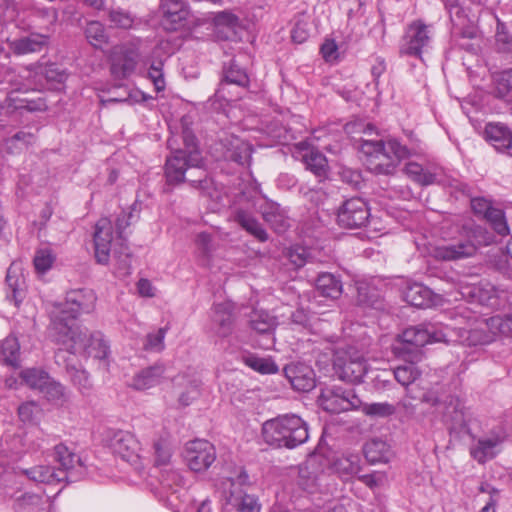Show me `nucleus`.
Segmentation results:
<instances>
[{
  "instance_id": "nucleus-42",
  "label": "nucleus",
  "mask_w": 512,
  "mask_h": 512,
  "mask_svg": "<svg viewBox=\"0 0 512 512\" xmlns=\"http://www.w3.org/2000/svg\"><path fill=\"white\" fill-rule=\"evenodd\" d=\"M44 506L50 507L47 500L39 495L26 494L16 501L15 510L17 512H38L44 510Z\"/></svg>"
},
{
  "instance_id": "nucleus-53",
  "label": "nucleus",
  "mask_w": 512,
  "mask_h": 512,
  "mask_svg": "<svg viewBox=\"0 0 512 512\" xmlns=\"http://www.w3.org/2000/svg\"><path fill=\"white\" fill-rule=\"evenodd\" d=\"M108 19L113 27L121 29H130L134 23L131 13L122 8L110 9Z\"/></svg>"
},
{
  "instance_id": "nucleus-21",
  "label": "nucleus",
  "mask_w": 512,
  "mask_h": 512,
  "mask_svg": "<svg viewBox=\"0 0 512 512\" xmlns=\"http://www.w3.org/2000/svg\"><path fill=\"white\" fill-rule=\"evenodd\" d=\"M172 382L178 394V404L181 407L189 406L199 397L201 381L195 374H178Z\"/></svg>"
},
{
  "instance_id": "nucleus-63",
  "label": "nucleus",
  "mask_w": 512,
  "mask_h": 512,
  "mask_svg": "<svg viewBox=\"0 0 512 512\" xmlns=\"http://www.w3.org/2000/svg\"><path fill=\"white\" fill-rule=\"evenodd\" d=\"M289 260L297 268L304 266L310 261L311 253L305 247H294L289 251Z\"/></svg>"
},
{
  "instance_id": "nucleus-43",
  "label": "nucleus",
  "mask_w": 512,
  "mask_h": 512,
  "mask_svg": "<svg viewBox=\"0 0 512 512\" xmlns=\"http://www.w3.org/2000/svg\"><path fill=\"white\" fill-rule=\"evenodd\" d=\"M22 381L31 389L41 391L48 382L49 374L42 369L28 368L20 373Z\"/></svg>"
},
{
  "instance_id": "nucleus-38",
  "label": "nucleus",
  "mask_w": 512,
  "mask_h": 512,
  "mask_svg": "<svg viewBox=\"0 0 512 512\" xmlns=\"http://www.w3.org/2000/svg\"><path fill=\"white\" fill-rule=\"evenodd\" d=\"M316 290L327 298L337 299L342 294V283L331 273H322L316 280Z\"/></svg>"
},
{
  "instance_id": "nucleus-51",
  "label": "nucleus",
  "mask_w": 512,
  "mask_h": 512,
  "mask_svg": "<svg viewBox=\"0 0 512 512\" xmlns=\"http://www.w3.org/2000/svg\"><path fill=\"white\" fill-rule=\"evenodd\" d=\"M85 35L88 41L96 47L107 43L108 40L105 28L99 21H90L87 23L85 28Z\"/></svg>"
},
{
  "instance_id": "nucleus-48",
  "label": "nucleus",
  "mask_w": 512,
  "mask_h": 512,
  "mask_svg": "<svg viewBox=\"0 0 512 512\" xmlns=\"http://www.w3.org/2000/svg\"><path fill=\"white\" fill-rule=\"evenodd\" d=\"M495 94L498 98H506L512 95V68L495 74Z\"/></svg>"
},
{
  "instance_id": "nucleus-31",
  "label": "nucleus",
  "mask_w": 512,
  "mask_h": 512,
  "mask_svg": "<svg viewBox=\"0 0 512 512\" xmlns=\"http://www.w3.org/2000/svg\"><path fill=\"white\" fill-rule=\"evenodd\" d=\"M164 372V365L155 363L152 366L143 368L136 372L130 379L128 385L138 391L153 388L161 383Z\"/></svg>"
},
{
  "instance_id": "nucleus-64",
  "label": "nucleus",
  "mask_w": 512,
  "mask_h": 512,
  "mask_svg": "<svg viewBox=\"0 0 512 512\" xmlns=\"http://www.w3.org/2000/svg\"><path fill=\"white\" fill-rule=\"evenodd\" d=\"M495 40L499 51L512 52V37L505 31L504 24H498Z\"/></svg>"
},
{
  "instance_id": "nucleus-13",
  "label": "nucleus",
  "mask_w": 512,
  "mask_h": 512,
  "mask_svg": "<svg viewBox=\"0 0 512 512\" xmlns=\"http://www.w3.org/2000/svg\"><path fill=\"white\" fill-rule=\"evenodd\" d=\"M370 216L367 203L360 197L344 201L338 210L337 219L340 226L355 229L364 226Z\"/></svg>"
},
{
  "instance_id": "nucleus-41",
  "label": "nucleus",
  "mask_w": 512,
  "mask_h": 512,
  "mask_svg": "<svg viewBox=\"0 0 512 512\" xmlns=\"http://www.w3.org/2000/svg\"><path fill=\"white\" fill-rule=\"evenodd\" d=\"M20 345L18 339L14 336L6 337L0 346V357L10 366L19 365Z\"/></svg>"
},
{
  "instance_id": "nucleus-57",
  "label": "nucleus",
  "mask_w": 512,
  "mask_h": 512,
  "mask_svg": "<svg viewBox=\"0 0 512 512\" xmlns=\"http://www.w3.org/2000/svg\"><path fill=\"white\" fill-rule=\"evenodd\" d=\"M155 464L158 467L167 468L172 456L171 448L168 442L164 439H159L153 444Z\"/></svg>"
},
{
  "instance_id": "nucleus-11",
  "label": "nucleus",
  "mask_w": 512,
  "mask_h": 512,
  "mask_svg": "<svg viewBox=\"0 0 512 512\" xmlns=\"http://www.w3.org/2000/svg\"><path fill=\"white\" fill-rule=\"evenodd\" d=\"M432 32L430 26L417 20L412 22L403 36L400 53L402 55L420 57L422 51L431 41Z\"/></svg>"
},
{
  "instance_id": "nucleus-16",
  "label": "nucleus",
  "mask_w": 512,
  "mask_h": 512,
  "mask_svg": "<svg viewBox=\"0 0 512 512\" xmlns=\"http://www.w3.org/2000/svg\"><path fill=\"white\" fill-rule=\"evenodd\" d=\"M93 239L95 259L97 263L102 265L108 264L114 239L113 227L110 219L101 218L97 221Z\"/></svg>"
},
{
  "instance_id": "nucleus-60",
  "label": "nucleus",
  "mask_w": 512,
  "mask_h": 512,
  "mask_svg": "<svg viewBox=\"0 0 512 512\" xmlns=\"http://www.w3.org/2000/svg\"><path fill=\"white\" fill-rule=\"evenodd\" d=\"M363 411L368 416L387 417L395 413V408L393 405L387 402L371 403L365 404L363 407Z\"/></svg>"
},
{
  "instance_id": "nucleus-22",
  "label": "nucleus",
  "mask_w": 512,
  "mask_h": 512,
  "mask_svg": "<svg viewBox=\"0 0 512 512\" xmlns=\"http://www.w3.org/2000/svg\"><path fill=\"white\" fill-rule=\"evenodd\" d=\"M136 218L133 213V209L130 211H122L116 220V229L118 233L119 250L114 248V256L117 259L118 269L122 271L123 275L129 274L130 269V254L128 247L124 243L123 233L124 230L132 223V220Z\"/></svg>"
},
{
  "instance_id": "nucleus-46",
  "label": "nucleus",
  "mask_w": 512,
  "mask_h": 512,
  "mask_svg": "<svg viewBox=\"0 0 512 512\" xmlns=\"http://www.w3.org/2000/svg\"><path fill=\"white\" fill-rule=\"evenodd\" d=\"M324 474H318L315 471H311L308 465L300 468L299 472V484L300 486L309 493H315L322 481Z\"/></svg>"
},
{
  "instance_id": "nucleus-17",
  "label": "nucleus",
  "mask_w": 512,
  "mask_h": 512,
  "mask_svg": "<svg viewBox=\"0 0 512 512\" xmlns=\"http://www.w3.org/2000/svg\"><path fill=\"white\" fill-rule=\"evenodd\" d=\"M109 446L114 454L127 462L137 463L140 458V443L128 431L119 430L114 432L110 438Z\"/></svg>"
},
{
  "instance_id": "nucleus-12",
  "label": "nucleus",
  "mask_w": 512,
  "mask_h": 512,
  "mask_svg": "<svg viewBox=\"0 0 512 512\" xmlns=\"http://www.w3.org/2000/svg\"><path fill=\"white\" fill-rule=\"evenodd\" d=\"M321 407L330 413H341L358 408L360 399L352 390L325 388L319 396Z\"/></svg>"
},
{
  "instance_id": "nucleus-39",
  "label": "nucleus",
  "mask_w": 512,
  "mask_h": 512,
  "mask_svg": "<svg viewBox=\"0 0 512 512\" xmlns=\"http://www.w3.org/2000/svg\"><path fill=\"white\" fill-rule=\"evenodd\" d=\"M363 452L365 458L371 464L388 462L390 457V448L388 444L381 439H372L364 445Z\"/></svg>"
},
{
  "instance_id": "nucleus-49",
  "label": "nucleus",
  "mask_w": 512,
  "mask_h": 512,
  "mask_svg": "<svg viewBox=\"0 0 512 512\" xmlns=\"http://www.w3.org/2000/svg\"><path fill=\"white\" fill-rule=\"evenodd\" d=\"M415 362L408 361V364L398 366L394 370L395 379L403 386H408L419 378L421 372L414 365Z\"/></svg>"
},
{
  "instance_id": "nucleus-44",
  "label": "nucleus",
  "mask_w": 512,
  "mask_h": 512,
  "mask_svg": "<svg viewBox=\"0 0 512 512\" xmlns=\"http://www.w3.org/2000/svg\"><path fill=\"white\" fill-rule=\"evenodd\" d=\"M243 362L253 370L262 374H274L278 371V366L270 358L258 357L253 354L244 355Z\"/></svg>"
},
{
  "instance_id": "nucleus-45",
  "label": "nucleus",
  "mask_w": 512,
  "mask_h": 512,
  "mask_svg": "<svg viewBox=\"0 0 512 512\" xmlns=\"http://www.w3.org/2000/svg\"><path fill=\"white\" fill-rule=\"evenodd\" d=\"M304 162L307 169L318 177H326L328 172V163L326 157L319 151L311 150L304 156Z\"/></svg>"
},
{
  "instance_id": "nucleus-26",
  "label": "nucleus",
  "mask_w": 512,
  "mask_h": 512,
  "mask_svg": "<svg viewBox=\"0 0 512 512\" xmlns=\"http://www.w3.org/2000/svg\"><path fill=\"white\" fill-rule=\"evenodd\" d=\"M285 376L297 391L308 392L315 387V374L303 363H292L285 367Z\"/></svg>"
},
{
  "instance_id": "nucleus-7",
  "label": "nucleus",
  "mask_w": 512,
  "mask_h": 512,
  "mask_svg": "<svg viewBox=\"0 0 512 512\" xmlns=\"http://www.w3.org/2000/svg\"><path fill=\"white\" fill-rule=\"evenodd\" d=\"M422 402L435 407V411L442 416L444 422L451 425L452 429L471 434L469 424L472 414L457 397L447 396L445 400H440L434 393H426L422 397Z\"/></svg>"
},
{
  "instance_id": "nucleus-37",
  "label": "nucleus",
  "mask_w": 512,
  "mask_h": 512,
  "mask_svg": "<svg viewBox=\"0 0 512 512\" xmlns=\"http://www.w3.org/2000/svg\"><path fill=\"white\" fill-rule=\"evenodd\" d=\"M470 294L476 297L482 305L498 307L501 305V299L506 298V292L489 283L474 287Z\"/></svg>"
},
{
  "instance_id": "nucleus-1",
  "label": "nucleus",
  "mask_w": 512,
  "mask_h": 512,
  "mask_svg": "<svg viewBox=\"0 0 512 512\" xmlns=\"http://www.w3.org/2000/svg\"><path fill=\"white\" fill-rule=\"evenodd\" d=\"M182 140L184 148H174L177 144L176 137L168 140V147L173 150L171 156L166 160L165 175L168 183L178 184L186 181L185 172L188 169L196 168L199 171V179L189 180L191 183H198L200 188L207 184L205 170L202 169L203 159L197 147V139L189 126L188 119L183 117L181 120Z\"/></svg>"
},
{
  "instance_id": "nucleus-14",
  "label": "nucleus",
  "mask_w": 512,
  "mask_h": 512,
  "mask_svg": "<svg viewBox=\"0 0 512 512\" xmlns=\"http://www.w3.org/2000/svg\"><path fill=\"white\" fill-rule=\"evenodd\" d=\"M185 459L192 471L203 472L215 461V448L207 440L196 439L190 441L186 445Z\"/></svg>"
},
{
  "instance_id": "nucleus-8",
  "label": "nucleus",
  "mask_w": 512,
  "mask_h": 512,
  "mask_svg": "<svg viewBox=\"0 0 512 512\" xmlns=\"http://www.w3.org/2000/svg\"><path fill=\"white\" fill-rule=\"evenodd\" d=\"M249 483V476L244 469H240L235 475L229 476L222 482L227 503L237 512H260L261 504L255 495L248 494L243 486Z\"/></svg>"
},
{
  "instance_id": "nucleus-24",
  "label": "nucleus",
  "mask_w": 512,
  "mask_h": 512,
  "mask_svg": "<svg viewBox=\"0 0 512 512\" xmlns=\"http://www.w3.org/2000/svg\"><path fill=\"white\" fill-rule=\"evenodd\" d=\"M160 8L163 12L162 26L170 31L182 26L189 14L185 0H161Z\"/></svg>"
},
{
  "instance_id": "nucleus-50",
  "label": "nucleus",
  "mask_w": 512,
  "mask_h": 512,
  "mask_svg": "<svg viewBox=\"0 0 512 512\" xmlns=\"http://www.w3.org/2000/svg\"><path fill=\"white\" fill-rule=\"evenodd\" d=\"M35 17L38 20V27L51 35L58 20L57 10L54 8L38 9Z\"/></svg>"
},
{
  "instance_id": "nucleus-4",
  "label": "nucleus",
  "mask_w": 512,
  "mask_h": 512,
  "mask_svg": "<svg viewBox=\"0 0 512 512\" xmlns=\"http://www.w3.org/2000/svg\"><path fill=\"white\" fill-rule=\"evenodd\" d=\"M360 150L367 156V166L375 174H393L399 162L409 156V150L396 139L363 140Z\"/></svg>"
},
{
  "instance_id": "nucleus-52",
  "label": "nucleus",
  "mask_w": 512,
  "mask_h": 512,
  "mask_svg": "<svg viewBox=\"0 0 512 512\" xmlns=\"http://www.w3.org/2000/svg\"><path fill=\"white\" fill-rule=\"evenodd\" d=\"M40 392L51 402L60 403L67 399L65 387L60 382L51 379L50 376Z\"/></svg>"
},
{
  "instance_id": "nucleus-62",
  "label": "nucleus",
  "mask_w": 512,
  "mask_h": 512,
  "mask_svg": "<svg viewBox=\"0 0 512 512\" xmlns=\"http://www.w3.org/2000/svg\"><path fill=\"white\" fill-rule=\"evenodd\" d=\"M40 411L39 406L34 401H27L18 407V416L23 423H32Z\"/></svg>"
},
{
  "instance_id": "nucleus-23",
  "label": "nucleus",
  "mask_w": 512,
  "mask_h": 512,
  "mask_svg": "<svg viewBox=\"0 0 512 512\" xmlns=\"http://www.w3.org/2000/svg\"><path fill=\"white\" fill-rule=\"evenodd\" d=\"M476 251V244L470 239H465L438 246L434 249L433 255L438 260L457 261L474 256Z\"/></svg>"
},
{
  "instance_id": "nucleus-2",
  "label": "nucleus",
  "mask_w": 512,
  "mask_h": 512,
  "mask_svg": "<svg viewBox=\"0 0 512 512\" xmlns=\"http://www.w3.org/2000/svg\"><path fill=\"white\" fill-rule=\"evenodd\" d=\"M55 329L57 337L52 338L53 341L62 346L68 354L84 352L87 356L104 360L110 353L109 343L99 331L88 333L87 329L82 328L71 331L62 318H56Z\"/></svg>"
},
{
  "instance_id": "nucleus-59",
  "label": "nucleus",
  "mask_w": 512,
  "mask_h": 512,
  "mask_svg": "<svg viewBox=\"0 0 512 512\" xmlns=\"http://www.w3.org/2000/svg\"><path fill=\"white\" fill-rule=\"evenodd\" d=\"M55 261V256L50 249H39L34 256V267L38 273H45Z\"/></svg>"
},
{
  "instance_id": "nucleus-28",
  "label": "nucleus",
  "mask_w": 512,
  "mask_h": 512,
  "mask_svg": "<svg viewBox=\"0 0 512 512\" xmlns=\"http://www.w3.org/2000/svg\"><path fill=\"white\" fill-rule=\"evenodd\" d=\"M446 10L449 13L450 21L456 30V33L465 38H474L476 29L472 25V20L460 5L459 1L446 0L443 1Z\"/></svg>"
},
{
  "instance_id": "nucleus-40",
  "label": "nucleus",
  "mask_w": 512,
  "mask_h": 512,
  "mask_svg": "<svg viewBox=\"0 0 512 512\" xmlns=\"http://www.w3.org/2000/svg\"><path fill=\"white\" fill-rule=\"evenodd\" d=\"M249 323L253 330L263 334L272 332L277 324L275 317L264 310L252 311Z\"/></svg>"
},
{
  "instance_id": "nucleus-6",
  "label": "nucleus",
  "mask_w": 512,
  "mask_h": 512,
  "mask_svg": "<svg viewBox=\"0 0 512 512\" xmlns=\"http://www.w3.org/2000/svg\"><path fill=\"white\" fill-rule=\"evenodd\" d=\"M432 328L431 325H418L405 329L397 336L392 346L393 353L405 361H419L423 346L441 340Z\"/></svg>"
},
{
  "instance_id": "nucleus-20",
  "label": "nucleus",
  "mask_w": 512,
  "mask_h": 512,
  "mask_svg": "<svg viewBox=\"0 0 512 512\" xmlns=\"http://www.w3.org/2000/svg\"><path fill=\"white\" fill-rule=\"evenodd\" d=\"M234 304L225 301L217 303L212 308V329L218 337H228L232 334L234 325Z\"/></svg>"
},
{
  "instance_id": "nucleus-55",
  "label": "nucleus",
  "mask_w": 512,
  "mask_h": 512,
  "mask_svg": "<svg viewBox=\"0 0 512 512\" xmlns=\"http://www.w3.org/2000/svg\"><path fill=\"white\" fill-rule=\"evenodd\" d=\"M168 331L167 327H162L155 332L148 333L143 348L150 352H161L165 348L164 339Z\"/></svg>"
},
{
  "instance_id": "nucleus-29",
  "label": "nucleus",
  "mask_w": 512,
  "mask_h": 512,
  "mask_svg": "<svg viewBox=\"0 0 512 512\" xmlns=\"http://www.w3.org/2000/svg\"><path fill=\"white\" fill-rule=\"evenodd\" d=\"M484 137L497 151L512 157V131L505 124L488 123Z\"/></svg>"
},
{
  "instance_id": "nucleus-18",
  "label": "nucleus",
  "mask_w": 512,
  "mask_h": 512,
  "mask_svg": "<svg viewBox=\"0 0 512 512\" xmlns=\"http://www.w3.org/2000/svg\"><path fill=\"white\" fill-rule=\"evenodd\" d=\"M334 367L342 380L352 383L361 382L367 373L366 361L357 352L348 357H342L338 354L334 360Z\"/></svg>"
},
{
  "instance_id": "nucleus-34",
  "label": "nucleus",
  "mask_w": 512,
  "mask_h": 512,
  "mask_svg": "<svg viewBox=\"0 0 512 512\" xmlns=\"http://www.w3.org/2000/svg\"><path fill=\"white\" fill-rule=\"evenodd\" d=\"M54 460L59 464V468L56 471H63L67 475L68 479H64L67 482L76 481L73 470L76 466H81L80 457L70 450L65 444L60 443L54 447Z\"/></svg>"
},
{
  "instance_id": "nucleus-27",
  "label": "nucleus",
  "mask_w": 512,
  "mask_h": 512,
  "mask_svg": "<svg viewBox=\"0 0 512 512\" xmlns=\"http://www.w3.org/2000/svg\"><path fill=\"white\" fill-rule=\"evenodd\" d=\"M50 43L49 33L32 32L27 36L14 39L9 42V48L16 55L38 53L46 49Z\"/></svg>"
},
{
  "instance_id": "nucleus-30",
  "label": "nucleus",
  "mask_w": 512,
  "mask_h": 512,
  "mask_svg": "<svg viewBox=\"0 0 512 512\" xmlns=\"http://www.w3.org/2000/svg\"><path fill=\"white\" fill-rule=\"evenodd\" d=\"M224 148L223 157L240 165L250 164L252 148L242 139L235 136H227L221 139Z\"/></svg>"
},
{
  "instance_id": "nucleus-15",
  "label": "nucleus",
  "mask_w": 512,
  "mask_h": 512,
  "mask_svg": "<svg viewBox=\"0 0 512 512\" xmlns=\"http://www.w3.org/2000/svg\"><path fill=\"white\" fill-rule=\"evenodd\" d=\"M249 84V77L245 70L240 68L234 60L223 68V79L221 80L214 97L227 102L241 98V95H232L229 91L230 85H237L240 88H246Z\"/></svg>"
},
{
  "instance_id": "nucleus-61",
  "label": "nucleus",
  "mask_w": 512,
  "mask_h": 512,
  "mask_svg": "<svg viewBox=\"0 0 512 512\" xmlns=\"http://www.w3.org/2000/svg\"><path fill=\"white\" fill-rule=\"evenodd\" d=\"M148 78L154 84L155 90L157 92L163 91L165 89L162 61L154 62L150 65L148 69Z\"/></svg>"
},
{
  "instance_id": "nucleus-36",
  "label": "nucleus",
  "mask_w": 512,
  "mask_h": 512,
  "mask_svg": "<svg viewBox=\"0 0 512 512\" xmlns=\"http://www.w3.org/2000/svg\"><path fill=\"white\" fill-rule=\"evenodd\" d=\"M24 474L34 482L54 484L68 479L67 475L63 471H56L55 468L45 465H39L26 469Z\"/></svg>"
},
{
  "instance_id": "nucleus-25",
  "label": "nucleus",
  "mask_w": 512,
  "mask_h": 512,
  "mask_svg": "<svg viewBox=\"0 0 512 512\" xmlns=\"http://www.w3.org/2000/svg\"><path fill=\"white\" fill-rule=\"evenodd\" d=\"M232 219L243 230L260 242H266L269 235L264 226L258 221L250 207H237L232 212Z\"/></svg>"
},
{
  "instance_id": "nucleus-54",
  "label": "nucleus",
  "mask_w": 512,
  "mask_h": 512,
  "mask_svg": "<svg viewBox=\"0 0 512 512\" xmlns=\"http://www.w3.org/2000/svg\"><path fill=\"white\" fill-rule=\"evenodd\" d=\"M484 218L491 224L494 231L499 235L506 236L509 234V226L503 210L494 207Z\"/></svg>"
},
{
  "instance_id": "nucleus-3",
  "label": "nucleus",
  "mask_w": 512,
  "mask_h": 512,
  "mask_svg": "<svg viewBox=\"0 0 512 512\" xmlns=\"http://www.w3.org/2000/svg\"><path fill=\"white\" fill-rule=\"evenodd\" d=\"M262 437L265 443L275 448L294 449L308 440V426L301 417L285 414L265 421Z\"/></svg>"
},
{
  "instance_id": "nucleus-5",
  "label": "nucleus",
  "mask_w": 512,
  "mask_h": 512,
  "mask_svg": "<svg viewBox=\"0 0 512 512\" xmlns=\"http://www.w3.org/2000/svg\"><path fill=\"white\" fill-rule=\"evenodd\" d=\"M96 296L91 290L78 289L67 293L66 301L63 304L55 305L51 312L50 335L57 337L55 329L56 318H62L63 322L74 331L80 328L76 319L81 313H89L94 309Z\"/></svg>"
},
{
  "instance_id": "nucleus-10",
  "label": "nucleus",
  "mask_w": 512,
  "mask_h": 512,
  "mask_svg": "<svg viewBox=\"0 0 512 512\" xmlns=\"http://www.w3.org/2000/svg\"><path fill=\"white\" fill-rule=\"evenodd\" d=\"M140 58L136 43L116 46L111 55V74L116 79H125L132 75Z\"/></svg>"
},
{
  "instance_id": "nucleus-47",
  "label": "nucleus",
  "mask_w": 512,
  "mask_h": 512,
  "mask_svg": "<svg viewBox=\"0 0 512 512\" xmlns=\"http://www.w3.org/2000/svg\"><path fill=\"white\" fill-rule=\"evenodd\" d=\"M404 171L408 177L420 185L427 186L435 182V175L425 171L418 163H407L405 165Z\"/></svg>"
},
{
  "instance_id": "nucleus-32",
  "label": "nucleus",
  "mask_w": 512,
  "mask_h": 512,
  "mask_svg": "<svg viewBox=\"0 0 512 512\" xmlns=\"http://www.w3.org/2000/svg\"><path fill=\"white\" fill-rule=\"evenodd\" d=\"M505 440L503 433H492L486 437L480 438L470 448L471 456L479 463H485L494 458L498 452V447Z\"/></svg>"
},
{
  "instance_id": "nucleus-35",
  "label": "nucleus",
  "mask_w": 512,
  "mask_h": 512,
  "mask_svg": "<svg viewBox=\"0 0 512 512\" xmlns=\"http://www.w3.org/2000/svg\"><path fill=\"white\" fill-rule=\"evenodd\" d=\"M361 459L358 454L344 453L332 462V469L343 479L348 480L357 475L361 469Z\"/></svg>"
},
{
  "instance_id": "nucleus-19",
  "label": "nucleus",
  "mask_w": 512,
  "mask_h": 512,
  "mask_svg": "<svg viewBox=\"0 0 512 512\" xmlns=\"http://www.w3.org/2000/svg\"><path fill=\"white\" fill-rule=\"evenodd\" d=\"M55 361L59 366L65 367L66 373L70 377L72 383L82 392L91 389L92 383L90 376L86 370L76 365L74 355L68 354V352L63 348H59L55 353Z\"/></svg>"
},
{
  "instance_id": "nucleus-56",
  "label": "nucleus",
  "mask_w": 512,
  "mask_h": 512,
  "mask_svg": "<svg viewBox=\"0 0 512 512\" xmlns=\"http://www.w3.org/2000/svg\"><path fill=\"white\" fill-rule=\"evenodd\" d=\"M160 483L163 488L175 491L176 488L184 485V479L179 471L167 467L161 470Z\"/></svg>"
},
{
  "instance_id": "nucleus-9",
  "label": "nucleus",
  "mask_w": 512,
  "mask_h": 512,
  "mask_svg": "<svg viewBox=\"0 0 512 512\" xmlns=\"http://www.w3.org/2000/svg\"><path fill=\"white\" fill-rule=\"evenodd\" d=\"M497 334L512 336V314L492 316L480 323L479 328L469 332L468 340L473 345L490 343Z\"/></svg>"
},
{
  "instance_id": "nucleus-58",
  "label": "nucleus",
  "mask_w": 512,
  "mask_h": 512,
  "mask_svg": "<svg viewBox=\"0 0 512 512\" xmlns=\"http://www.w3.org/2000/svg\"><path fill=\"white\" fill-rule=\"evenodd\" d=\"M41 74L48 82L56 84L64 83L68 77L66 70L56 63L45 65L41 70Z\"/></svg>"
},
{
  "instance_id": "nucleus-33",
  "label": "nucleus",
  "mask_w": 512,
  "mask_h": 512,
  "mask_svg": "<svg viewBox=\"0 0 512 512\" xmlns=\"http://www.w3.org/2000/svg\"><path fill=\"white\" fill-rule=\"evenodd\" d=\"M260 211L264 221L269 224L276 233H284L290 228L291 223L287 211L278 203L266 202L261 206Z\"/></svg>"
}]
</instances>
